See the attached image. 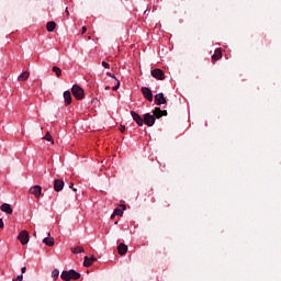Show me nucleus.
<instances>
[{"instance_id": "nucleus-1", "label": "nucleus", "mask_w": 281, "mask_h": 281, "mask_svg": "<svg viewBox=\"0 0 281 281\" xmlns=\"http://www.w3.org/2000/svg\"><path fill=\"white\" fill-rule=\"evenodd\" d=\"M63 281H71V280H79L80 273L71 269L70 271H63L61 272Z\"/></svg>"}, {"instance_id": "nucleus-2", "label": "nucleus", "mask_w": 281, "mask_h": 281, "mask_svg": "<svg viewBox=\"0 0 281 281\" xmlns=\"http://www.w3.org/2000/svg\"><path fill=\"white\" fill-rule=\"evenodd\" d=\"M71 93L77 100H85V89L78 85H74L71 88Z\"/></svg>"}, {"instance_id": "nucleus-3", "label": "nucleus", "mask_w": 281, "mask_h": 281, "mask_svg": "<svg viewBox=\"0 0 281 281\" xmlns=\"http://www.w3.org/2000/svg\"><path fill=\"white\" fill-rule=\"evenodd\" d=\"M156 119L153 114L150 113H145L143 116V124L146 126H155Z\"/></svg>"}, {"instance_id": "nucleus-4", "label": "nucleus", "mask_w": 281, "mask_h": 281, "mask_svg": "<svg viewBox=\"0 0 281 281\" xmlns=\"http://www.w3.org/2000/svg\"><path fill=\"white\" fill-rule=\"evenodd\" d=\"M140 93L143 94L144 99L147 100V102H153V90L148 87H142Z\"/></svg>"}, {"instance_id": "nucleus-5", "label": "nucleus", "mask_w": 281, "mask_h": 281, "mask_svg": "<svg viewBox=\"0 0 281 281\" xmlns=\"http://www.w3.org/2000/svg\"><path fill=\"white\" fill-rule=\"evenodd\" d=\"M18 240L20 244H22V246H25L30 241V234L27 231L20 232L18 235Z\"/></svg>"}, {"instance_id": "nucleus-6", "label": "nucleus", "mask_w": 281, "mask_h": 281, "mask_svg": "<svg viewBox=\"0 0 281 281\" xmlns=\"http://www.w3.org/2000/svg\"><path fill=\"white\" fill-rule=\"evenodd\" d=\"M168 115V111L161 110V108H155L153 111V116L155 120H161V117H166Z\"/></svg>"}, {"instance_id": "nucleus-7", "label": "nucleus", "mask_w": 281, "mask_h": 281, "mask_svg": "<svg viewBox=\"0 0 281 281\" xmlns=\"http://www.w3.org/2000/svg\"><path fill=\"white\" fill-rule=\"evenodd\" d=\"M151 76L156 80H166V75L164 74V70L161 68H155L151 70Z\"/></svg>"}, {"instance_id": "nucleus-8", "label": "nucleus", "mask_w": 281, "mask_h": 281, "mask_svg": "<svg viewBox=\"0 0 281 281\" xmlns=\"http://www.w3.org/2000/svg\"><path fill=\"white\" fill-rule=\"evenodd\" d=\"M43 192V188L38 184L32 187L30 190H29V193L30 194H33V196H35V199H40L41 198V194Z\"/></svg>"}, {"instance_id": "nucleus-9", "label": "nucleus", "mask_w": 281, "mask_h": 281, "mask_svg": "<svg viewBox=\"0 0 281 281\" xmlns=\"http://www.w3.org/2000/svg\"><path fill=\"white\" fill-rule=\"evenodd\" d=\"M166 102H168V100H166V97L162 92H159L155 95V104H157V106H161V104H166Z\"/></svg>"}, {"instance_id": "nucleus-10", "label": "nucleus", "mask_w": 281, "mask_h": 281, "mask_svg": "<svg viewBox=\"0 0 281 281\" xmlns=\"http://www.w3.org/2000/svg\"><path fill=\"white\" fill-rule=\"evenodd\" d=\"M131 115L134 122H136L137 126H144V117L142 119L137 112L131 111Z\"/></svg>"}, {"instance_id": "nucleus-11", "label": "nucleus", "mask_w": 281, "mask_h": 281, "mask_svg": "<svg viewBox=\"0 0 281 281\" xmlns=\"http://www.w3.org/2000/svg\"><path fill=\"white\" fill-rule=\"evenodd\" d=\"M64 188H65V181H63L60 179H56L54 181V190H55V192H60V191H63Z\"/></svg>"}, {"instance_id": "nucleus-12", "label": "nucleus", "mask_w": 281, "mask_h": 281, "mask_svg": "<svg viewBox=\"0 0 281 281\" xmlns=\"http://www.w3.org/2000/svg\"><path fill=\"white\" fill-rule=\"evenodd\" d=\"M71 102H72L71 91L66 90L64 92V104H65V106H69V104H71Z\"/></svg>"}, {"instance_id": "nucleus-13", "label": "nucleus", "mask_w": 281, "mask_h": 281, "mask_svg": "<svg viewBox=\"0 0 281 281\" xmlns=\"http://www.w3.org/2000/svg\"><path fill=\"white\" fill-rule=\"evenodd\" d=\"M223 58V49L216 48L214 54L212 55V61L216 63V60H221Z\"/></svg>"}, {"instance_id": "nucleus-14", "label": "nucleus", "mask_w": 281, "mask_h": 281, "mask_svg": "<svg viewBox=\"0 0 281 281\" xmlns=\"http://www.w3.org/2000/svg\"><path fill=\"white\" fill-rule=\"evenodd\" d=\"M127 251H128V247L125 244H120L117 246V254H120V256H125Z\"/></svg>"}, {"instance_id": "nucleus-15", "label": "nucleus", "mask_w": 281, "mask_h": 281, "mask_svg": "<svg viewBox=\"0 0 281 281\" xmlns=\"http://www.w3.org/2000/svg\"><path fill=\"white\" fill-rule=\"evenodd\" d=\"M94 261H97V257L91 256V258H89L88 256H86L83 266L91 267Z\"/></svg>"}, {"instance_id": "nucleus-16", "label": "nucleus", "mask_w": 281, "mask_h": 281, "mask_svg": "<svg viewBox=\"0 0 281 281\" xmlns=\"http://www.w3.org/2000/svg\"><path fill=\"white\" fill-rule=\"evenodd\" d=\"M30 78V71H23L19 75L18 80L19 82H25Z\"/></svg>"}, {"instance_id": "nucleus-17", "label": "nucleus", "mask_w": 281, "mask_h": 281, "mask_svg": "<svg viewBox=\"0 0 281 281\" xmlns=\"http://www.w3.org/2000/svg\"><path fill=\"white\" fill-rule=\"evenodd\" d=\"M50 236H52V234L48 233V237H45L44 240H42V243H44L48 247L54 246V238Z\"/></svg>"}, {"instance_id": "nucleus-18", "label": "nucleus", "mask_w": 281, "mask_h": 281, "mask_svg": "<svg viewBox=\"0 0 281 281\" xmlns=\"http://www.w3.org/2000/svg\"><path fill=\"white\" fill-rule=\"evenodd\" d=\"M46 30L47 32H54V30H56V22L54 21L47 22Z\"/></svg>"}, {"instance_id": "nucleus-19", "label": "nucleus", "mask_w": 281, "mask_h": 281, "mask_svg": "<svg viewBox=\"0 0 281 281\" xmlns=\"http://www.w3.org/2000/svg\"><path fill=\"white\" fill-rule=\"evenodd\" d=\"M52 71H53V74H55V76H57V78H60V76H63V70L58 66H54L52 68Z\"/></svg>"}, {"instance_id": "nucleus-20", "label": "nucleus", "mask_w": 281, "mask_h": 281, "mask_svg": "<svg viewBox=\"0 0 281 281\" xmlns=\"http://www.w3.org/2000/svg\"><path fill=\"white\" fill-rule=\"evenodd\" d=\"M0 210H1V212H12V206H10V204H8V203H3L0 206Z\"/></svg>"}, {"instance_id": "nucleus-21", "label": "nucleus", "mask_w": 281, "mask_h": 281, "mask_svg": "<svg viewBox=\"0 0 281 281\" xmlns=\"http://www.w3.org/2000/svg\"><path fill=\"white\" fill-rule=\"evenodd\" d=\"M42 139H45L46 142H50L52 144H54V137H52V134L49 132H47L45 136L42 137Z\"/></svg>"}, {"instance_id": "nucleus-22", "label": "nucleus", "mask_w": 281, "mask_h": 281, "mask_svg": "<svg viewBox=\"0 0 281 281\" xmlns=\"http://www.w3.org/2000/svg\"><path fill=\"white\" fill-rule=\"evenodd\" d=\"M125 210H126V204H120L113 210V212H125Z\"/></svg>"}, {"instance_id": "nucleus-23", "label": "nucleus", "mask_w": 281, "mask_h": 281, "mask_svg": "<svg viewBox=\"0 0 281 281\" xmlns=\"http://www.w3.org/2000/svg\"><path fill=\"white\" fill-rule=\"evenodd\" d=\"M85 249L82 247L71 248L72 254H82Z\"/></svg>"}, {"instance_id": "nucleus-24", "label": "nucleus", "mask_w": 281, "mask_h": 281, "mask_svg": "<svg viewBox=\"0 0 281 281\" xmlns=\"http://www.w3.org/2000/svg\"><path fill=\"white\" fill-rule=\"evenodd\" d=\"M59 276H60V271H58V269H54V271L52 273L54 281H56Z\"/></svg>"}, {"instance_id": "nucleus-25", "label": "nucleus", "mask_w": 281, "mask_h": 281, "mask_svg": "<svg viewBox=\"0 0 281 281\" xmlns=\"http://www.w3.org/2000/svg\"><path fill=\"white\" fill-rule=\"evenodd\" d=\"M124 215V213L123 212H114V213H112V215H111V220H114L115 218V216H120V217H122Z\"/></svg>"}, {"instance_id": "nucleus-26", "label": "nucleus", "mask_w": 281, "mask_h": 281, "mask_svg": "<svg viewBox=\"0 0 281 281\" xmlns=\"http://www.w3.org/2000/svg\"><path fill=\"white\" fill-rule=\"evenodd\" d=\"M120 89V80L116 79V85L112 88V91H117Z\"/></svg>"}, {"instance_id": "nucleus-27", "label": "nucleus", "mask_w": 281, "mask_h": 281, "mask_svg": "<svg viewBox=\"0 0 281 281\" xmlns=\"http://www.w3.org/2000/svg\"><path fill=\"white\" fill-rule=\"evenodd\" d=\"M106 76H109V78H113L114 80H117V77H115V75L112 72H106Z\"/></svg>"}, {"instance_id": "nucleus-28", "label": "nucleus", "mask_w": 281, "mask_h": 281, "mask_svg": "<svg viewBox=\"0 0 281 281\" xmlns=\"http://www.w3.org/2000/svg\"><path fill=\"white\" fill-rule=\"evenodd\" d=\"M102 67H104V69H109V67H111V65H109V63H106V61H102Z\"/></svg>"}, {"instance_id": "nucleus-29", "label": "nucleus", "mask_w": 281, "mask_h": 281, "mask_svg": "<svg viewBox=\"0 0 281 281\" xmlns=\"http://www.w3.org/2000/svg\"><path fill=\"white\" fill-rule=\"evenodd\" d=\"M124 131H126V126L120 125V132H121V133H124Z\"/></svg>"}, {"instance_id": "nucleus-30", "label": "nucleus", "mask_w": 281, "mask_h": 281, "mask_svg": "<svg viewBox=\"0 0 281 281\" xmlns=\"http://www.w3.org/2000/svg\"><path fill=\"white\" fill-rule=\"evenodd\" d=\"M23 280V276L22 274H19L14 281H22Z\"/></svg>"}, {"instance_id": "nucleus-31", "label": "nucleus", "mask_w": 281, "mask_h": 281, "mask_svg": "<svg viewBox=\"0 0 281 281\" xmlns=\"http://www.w3.org/2000/svg\"><path fill=\"white\" fill-rule=\"evenodd\" d=\"M81 34H87V26H82Z\"/></svg>"}, {"instance_id": "nucleus-32", "label": "nucleus", "mask_w": 281, "mask_h": 281, "mask_svg": "<svg viewBox=\"0 0 281 281\" xmlns=\"http://www.w3.org/2000/svg\"><path fill=\"white\" fill-rule=\"evenodd\" d=\"M4 227L3 221L2 218H0V229H2Z\"/></svg>"}, {"instance_id": "nucleus-33", "label": "nucleus", "mask_w": 281, "mask_h": 281, "mask_svg": "<svg viewBox=\"0 0 281 281\" xmlns=\"http://www.w3.org/2000/svg\"><path fill=\"white\" fill-rule=\"evenodd\" d=\"M66 16H69V8L65 9Z\"/></svg>"}, {"instance_id": "nucleus-34", "label": "nucleus", "mask_w": 281, "mask_h": 281, "mask_svg": "<svg viewBox=\"0 0 281 281\" xmlns=\"http://www.w3.org/2000/svg\"><path fill=\"white\" fill-rule=\"evenodd\" d=\"M20 271H21L22 273H25V272H26V267H23Z\"/></svg>"}, {"instance_id": "nucleus-35", "label": "nucleus", "mask_w": 281, "mask_h": 281, "mask_svg": "<svg viewBox=\"0 0 281 281\" xmlns=\"http://www.w3.org/2000/svg\"><path fill=\"white\" fill-rule=\"evenodd\" d=\"M109 89H111V87L106 86V87H105V91H109Z\"/></svg>"}, {"instance_id": "nucleus-36", "label": "nucleus", "mask_w": 281, "mask_h": 281, "mask_svg": "<svg viewBox=\"0 0 281 281\" xmlns=\"http://www.w3.org/2000/svg\"><path fill=\"white\" fill-rule=\"evenodd\" d=\"M88 41H91V36H88Z\"/></svg>"}, {"instance_id": "nucleus-37", "label": "nucleus", "mask_w": 281, "mask_h": 281, "mask_svg": "<svg viewBox=\"0 0 281 281\" xmlns=\"http://www.w3.org/2000/svg\"><path fill=\"white\" fill-rule=\"evenodd\" d=\"M70 188H74V183H70Z\"/></svg>"}, {"instance_id": "nucleus-38", "label": "nucleus", "mask_w": 281, "mask_h": 281, "mask_svg": "<svg viewBox=\"0 0 281 281\" xmlns=\"http://www.w3.org/2000/svg\"><path fill=\"white\" fill-rule=\"evenodd\" d=\"M115 224H119V221H116Z\"/></svg>"}, {"instance_id": "nucleus-39", "label": "nucleus", "mask_w": 281, "mask_h": 281, "mask_svg": "<svg viewBox=\"0 0 281 281\" xmlns=\"http://www.w3.org/2000/svg\"><path fill=\"white\" fill-rule=\"evenodd\" d=\"M74 190V192H76V189H72Z\"/></svg>"}]
</instances>
